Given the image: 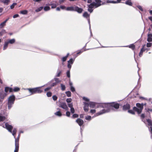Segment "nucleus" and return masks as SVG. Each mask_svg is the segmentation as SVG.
I'll list each match as a JSON object with an SVG mask.
<instances>
[{"mask_svg":"<svg viewBox=\"0 0 152 152\" xmlns=\"http://www.w3.org/2000/svg\"><path fill=\"white\" fill-rule=\"evenodd\" d=\"M68 106L70 108L73 107V105L72 103H68Z\"/></svg>","mask_w":152,"mask_h":152,"instance_id":"obj_49","label":"nucleus"},{"mask_svg":"<svg viewBox=\"0 0 152 152\" xmlns=\"http://www.w3.org/2000/svg\"><path fill=\"white\" fill-rule=\"evenodd\" d=\"M43 86L33 88H26L24 89L28 90L30 93V95H31L37 93L40 94L43 91L41 89Z\"/></svg>","mask_w":152,"mask_h":152,"instance_id":"obj_2","label":"nucleus"},{"mask_svg":"<svg viewBox=\"0 0 152 152\" xmlns=\"http://www.w3.org/2000/svg\"><path fill=\"white\" fill-rule=\"evenodd\" d=\"M20 90V88L18 87H15L14 88L13 90V91L15 92H18Z\"/></svg>","mask_w":152,"mask_h":152,"instance_id":"obj_33","label":"nucleus"},{"mask_svg":"<svg viewBox=\"0 0 152 152\" xmlns=\"http://www.w3.org/2000/svg\"><path fill=\"white\" fill-rule=\"evenodd\" d=\"M144 104H140L139 103H137L136 106L137 107H134L133 109V110L137 112L138 114H139L141 113L143 108Z\"/></svg>","mask_w":152,"mask_h":152,"instance_id":"obj_4","label":"nucleus"},{"mask_svg":"<svg viewBox=\"0 0 152 152\" xmlns=\"http://www.w3.org/2000/svg\"><path fill=\"white\" fill-rule=\"evenodd\" d=\"M125 3L129 6H132V0H127Z\"/></svg>","mask_w":152,"mask_h":152,"instance_id":"obj_23","label":"nucleus"},{"mask_svg":"<svg viewBox=\"0 0 152 152\" xmlns=\"http://www.w3.org/2000/svg\"><path fill=\"white\" fill-rule=\"evenodd\" d=\"M54 80L56 81V83L57 84L58 83H59L60 82V81L59 80V79L55 77L54 79Z\"/></svg>","mask_w":152,"mask_h":152,"instance_id":"obj_38","label":"nucleus"},{"mask_svg":"<svg viewBox=\"0 0 152 152\" xmlns=\"http://www.w3.org/2000/svg\"><path fill=\"white\" fill-rule=\"evenodd\" d=\"M43 7H40L39 8H38L35 11H36V12H39V11H41L43 9Z\"/></svg>","mask_w":152,"mask_h":152,"instance_id":"obj_35","label":"nucleus"},{"mask_svg":"<svg viewBox=\"0 0 152 152\" xmlns=\"http://www.w3.org/2000/svg\"><path fill=\"white\" fill-rule=\"evenodd\" d=\"M85 105L84 107V110L85 112H87L88 110V107L89 106L88 103L86 102H83Z\"/></svg>","mask_w":152,"mask_h":152,"instance_id":"obj_14","label":"nucleus"},{"mask_svg":"<svg viewBox=\"0 0 152 152\" xmlns=\"http://www.w3.org/2000/svg\"><path fill=\"white\" fill-rule=\"evenodd\" d=\"M83 99L84 100H85L86 101H87V102H88V101H89V99L88 98L86 97H83Z\"/></svg>","mask_w":152,"mask_h":152,"instance_id":"obj_57","label":"nucleus"},{"mask_svg":"<svg viewBox=\"0 0 152 152\" xmlns=\"http://www.w3.org/2000/svg\"><path fill=\"white\" fill-rule=\"evenodd\" d=\"M15 100V96L14 95H12L9 96L8 99V102L14 103Z\"/></svg>","mask_w":152,"mask_h":152,"instance_id":"obj_6","label":"nucleus"},{"mask_svg":"<svg viewBox=\"0 0 152 152\" xmlns=\"http://www.w3.org/2000/svg\"><path fill=\"white\" fill-rule=\"evenodd\" d=\"M5 118L4 116L0 115V122L4 121Z\"/></svg>","mask_w":152,"mask_h":152,"instance_id":"obj_39","label":"nucleus"},{"mask_svg":"<svg viewBox=\"0 0 152 152\" xmlns=\"http://www.w3.org/2000/svg\"><path fill=\"white\" fill-rule=\"evenodd\" d=\"M137 7L141 11H143V9L142 6L140 5H138L137 6Z\"/></svg>","mask_w":152,"mask_h":152,"instance_id":"obj_44","label":"nucleus"},{"mask_svg":"<svg viewBox=\"0 0 152 152\" xmlns=\"http://www.w3.org/2000/svg\"><path fill=\"white\" fill-rule=\"evenodd\" d=\"M88 8H89L92 9L94 8V7L96 8V5H95L94 2H93L90 4L88 5Z\"/></svg>","mask_w":152,"mask_h":152,"instance_id":"obj_22","label":"nucleus"},{"mask_svg":"<svg viewBox=\"0 0 152 152\" xmlns=\"http://www.w3.org/2000/svg\"><path fill=\"white\" fill-rule=\"evenodd\" d=\"M15 148L14 152H18L19 150V144L15 143Z\"/></svg>","mask_w":152,"mask_h":152,"instance_id":"obj_21","label":"nucleus"},{"mask_svg":"<svg viewBox=\"0 0 152 152\" xmlns=\"http://www.w3.org/2000/svg\"><path fill=\"white\" fill-rule=\"evenodd\" d=\"M86 119L88 120H90L91 119V116L90 115L87 116L86 117Z\"/></svg>","mask_w":152,"mask_h":152,"instance_id":"obj_45","label":"nucleus"},{"mask_svg":"<svg viewBox=\"0 0 152 152\" xmlns=\"http://www.w3.org/2000/svg\"><path fill=\"white\" fill-rule=\"evenodd\" d=\"M52 98L53 100L55 101L57 100L58 97L56 95H54L52 96Z\"/></svg>","mask_w":152,"mask_h":152,"instance_id":"obj_43","label":"nucleus"},{"mask_svg":"<svg viewBox=\"0 0 152 152\" xmlns=\"http://www.w3.org/2000/svg\"><path fill=\"white\" fill-rule=\"evenodd\" d=\"M16 4V3H13L10 7L11 9H13L14 7L15 6Z\"/></svg>","mask_w":152,"mask_h":152,"instance_id":"obj_52","label":"nucleus"},{"mask_svg":"<svg viewBox=\"0 0 152 152\" xmlns=\"http://www.w3.org/2000/svg\"><path fill=\"white\" fill-rule=\"evenodd\" d=\"M89 105L91 108H94L96 105L98 106V103L94 102H90L88 103Z\"/></svg>","mask_w":152,"mask_h":152,"instance_id":"obj_12","label":"nucleus"},{"mask_svg":"<svg viewBox=\"0 0 152 152\" xmlns=\"http://www.w3.org/2000/svg\"><path fill=\"white\" fill-rule=\"evenodd\" d=\"M130 108V105L128 103H126V104H124L122 107L123 110L125 111L127 110H129Z\"/></svg>","mask_w":152,"mask_h":152,"instance_id":"obj_7","label":"nucleus"},{"mask_svg":"<svg viewBox=\"0 0 152 152\" xmlns=\"http://www.w3.org/2000/svg\"><path fill=\"white\" fill-rule=\"evenodd\" d=\"M71 112L72 113H74L75 112V110L74 108L73 107L70 108Z\"/></svg>","mask_w":152,"mask_h":152,"instance_id":"obj_53","label":"nucleus"},{"mask_svg":"<svg viewBox=\"0 0 152 152\" xmlns=\"http://www.w3.org/2000/svg\"><path fill=\"white\" fill-rule=\"evenodd\" d=\"M13 104L14 103L8 102V108L9 110L10 109Z\"/></svg>","mask_w":152,"mask_h":152,"instance_id":"obj_26","label":"nucleus"},{"mask_svg":"<svg viewBox=\"0 0 152 152\" xmlns=\"http://www.w3.org/2000/svg\"><path fill=\"white\" fill-rule=\"evenodd\" d=\"M7 42L9 43L12 44L15 42V40L14 39H12L8 40Z\"/></svg>","mask_w":152,"mask_h":152,"instance_id":"obj_25","label":"nucleus"},{"mask_svg":"<svg viewBox=\"0 0 152 152\" xmlns=\"http://www.w3.org/2000/svg\"><path fill=\"white\" fill-rule=\"evenodd\" d=\"M9 87H5V89H4L5 91L6 92H7L8 91H9Z\"/></svg>","mask_w":152,"mask_h":152,"instance_id":"obj_55","label":"nucleus"},{"mask_svg":"<svg viewBox=\"0 0 152 152\" xmlns=\"http://www.w3.org/2000/svg\"><path fill=\"white\" fill-rule=\"evenodd\" d=\"M65 93L66 94L67 96H68V97H70L71 96V94L70 91H66V92Z\"/></svg>","mask_w":152,"mask_h":152,"instance_id":"obj_32","label":"nucleus"},{"mask_svg":"<svg viewBox=\"0 0 152 152\" xmlns=\"http://www.w3.org/2000/svg\"><path fill=\"white\" fill-rule=\"evenodd\" d=\"M59 107L65 110H68L67 106L65 102H62L60 104Z\"/></svg>","mask_w":152,"mask_h":152,"instance_id":"obj_8","label":"nucleus"},{"mask_svg":"<svg viewBox=\"0 0 152 152\" xmlns=\"http://www.w3.org/2000/svg\"><path fill=\"white\" fill-rule=\"evenodd\" d=\"M66 10L67 11H74V7H68L66 8Z\"/></svg>","mask_w":152,"mask_h":152,"instance_id":"obj_27","label":"nucleus"},{"mask_svg":"<svg viewBox=\"0 0 152 152\" xmlns=\"http://www.w3.org/2000/svg\"><path fill=\"white\" fill-rule=\"evenodd\" d=\"M9 20V18L7 19L5 21L1 23L0 24V27L1 28H3V27L6 25V23L7 21Z\"/></svg>","mask_w":152,"mask_h":152,"instance_id":"obj_20","label":"nucleus"},{"mask_svg":"<svg viewBox=\"0 0 152 152\" xmlns=\"http://www.w3.org/2000/svg\"><path fill=\"white\" fill-rule=\"evenodd\" d=\"M147 41L148 42H151L152 41V34H148Z\"/></svg>","mask_w":152,"mask_h":152,"instance_id":"obj_16","label":"nucleus"},{"mask_svg":"<svg viewBox=\"0 0 152 152\" xmlns=\"http://www.w3.org/2000/svg\"><path fill=\"white\" fill-rule=\"evenodd\" d=\"M19 16V15L17 14L14 15L13 17V18H16L17 17H18Z\"/></svg>","mask_w":152,"mask_h":152,"instance_id":"obj_62","label":"nucleus"},{"mask_svg":"<svg viewBox=\"0 0 152 152\" xmlns=\"http://www.w3.org/2000/svg\"><path fill=\"white\" fill-rule=\"evenodd\" d=\"M110 103H98V104L97 107H100L102 108H105L107 109H103L96 113L97 115H102L104 113L110 112Z\"/></svg>","mask_w":152,"mask_h":152,"instance_id":"obj_1","label":"nucleus"},{"mask_svg":"<svg viewBox=\"0 0 152 152\" xmlns=\"http://www.w3.org/2000/svg\"><path fill=\"white\" fill-rule=\"evenodd\" d=\"M5 128L9 132L12 133V135L14 136V138H15V135L16 134L17 132L16 128H14L12 131V129H13L12 126L11 125L7 123H5Z\"/></svg>","mask_w":152,"mask_h":152,"instance_id":"obj_3","label":"nucleus"},{"mask_svg":"<svg viewBox=\"0 0 152 152\" xmlns=\"http://www.w3.org/2000/svg\"><path fill=\"white\" fill-rule=\"evenodd\" d=\"M70 69L68 70L66 72V75L67 77L69 78L70 77Z\"/></svg>","mask_w":152,"mask_h":152,"instance_id":"obj_40","label":"nucleus"},{"mask_svg":"<svg viewBox=\"0 0 152 152\" xmlns=\"http://www.w3.org/2000/svg\"><path fill=\"white\" fill-rule=\"evenodd\" d=\"M20 137V134H19L17 138H16L15 137V138H14L15 139V143L19 144V142Z\"/></svg>","mask_w":152,"mask_h":152,"instance_id":"obj_24","label":"nucleus"},{"mask_svg":"<svg viewBox=\"0 0 152 152\" xmlns=\"http://www.w3.org/2000/svg\"><path fill=\"white\" fill-rule=\"evenodd\" d=\"M61 90L64 91L66 87L64 85H63L62 84H61Z\"/></svg>","mask_w":152,"mask_h":152,"instance_id":"obj_36","label":"nucleus"},{"mask_svg":"<svg viewBox=\"0 0 152 152\" xmlns=\"http://www.w3.org/2000/svg\"><path fill=\"white\" fill-rule=\"evenodd\" d=\"M96 3L94 2L95 5H96V8L100 6L102 4H103L104 3L101 4L102 1L100 0H95Z\"/></svg>","mask_w":152,"mask_h":152,"instance_id":"obj_11","label":"nucleus"},{"mask_svg":"<svg viewBox=\"0 0 152 152\" xmlns=\"http://www.w3.org/2000/svg\"><path fill=\"white\" fill-rule=\"evenodd\" d=\"M51 6V8L52 9L55 8H56L57 5L56 4H52L50 5Z\"/></svg>","mask_w":152,"mask_h":152,"instance_id":"obj_42","label":"nucleus"},{"mask_svg":"<svg viewBox=\"0 0 152 152\" xmlns=\"http://www.w3.org/2000/svg\"><path fill=\"white\" fill-rule=\"evenodd\" d=\"M71 65L72 64H68L67 67H68V68L69 69H70V70L72 67Z\"/></svg>","mask_w":152,"mask_h":152,"instance_id":"obj_61","label":"nucleus"},{"mask_svg":"<svg viewBox=\"0 0 152 152\" xmlns=\"http://www.w3.org/2000/svg\"><path fill=\"white\" fill-rule=\"evenodd\" d=\"M70 115V112L69 111H67L66 112V115L67 117H69Z\"/></svg>","mask_w":152,"mask_h":152,"instance_id":"obj_58","label":"nucleus"},{"mask_svg":"<svg viewBox=\"0 0 152 152\" xmlns=\"http://www.w3.org/2000/svg\"><path fill=\"white\" fill-rule=\"evenodd\" d=\"M50 8L49 6H46L44 7V10L45 11H47L50 10Z\"/></svg>","mask_w":152,"mask_h":152,"instance_id":"obj_37","label":"nucleus"},{"mask_svg":"<svg viewBox=\"0 0 152 152\" xmlns=\"http://www.w3.org/2000/svg\"><path fill=\"white\" fill-rule=\"evenodd\" d=\"M128 112L129 113L132 115H134L135 114V112L132 110L129 109L128 110Z\"/></svg>","mask_w":152,"mask_h":152,"instance_id":"obj_34","label":"nucleus"},{"mask_svg":"<svg viewBox=\"0 0 152 152\" xmlns=\"http://www.w3.org/2000/svg\"><path fill=\"white\" fill-rule=\"evenodd\" d=\"M145 114H142L141 115V118H145Z\"/></svg>","mask_w":152,"mask_h":152,"instance_id":"obj_64","label":"nucleus"},{"mask_svg":"<svg viewBox=\"0 0 152 152\" xmlns=\"http://www.w3.org/2000/svg\"><path fill=\"white\" fill-rule=\"evenodd\" d=\"M83 10V9L81 8H79L76 6L74 7V11H76L79 13H81Z\"/></svg>","mask_w":152,"mask_h":152,"instance_id":"obj_9","label":"nucleus"},{"mask_svg":"<svg viewBox=\"0 0 152 152\" xmlns=\"http://www.w3.org/2000/svg\"><path fill=\"white\" fill-rule=\"evenodd\" d=\"M79 116L77 114H74L72 115V117L74 118H77Z\"/></svg>","mask_w":152,"mask_h":152,"instance_id":"obj_50","label":"nucleus"},{"mask_svg":"<svg viewBox=\"0 0 152 152\" xmlns=\"http://www.w3.org/2000/svg\"><path fill=\"white\" fill-rule=\"evenodd\" d=\"M76 121L80 126H82L84 123L83 120L80 118L77 119Z\"/></svg>","mask_w":152,"mask_h":152,"instance_id":"obj_13","label":"nucleus"},{"mask_svg":"<svg viewBox=\"0 0 152 152\" xmlns=\"http://www.w3.org/2000/svg\"><path fill=\"white\" fill-rule=\"evenodd\" d=\"M107 3H115V1H112V0H107Z\"/></svg>","mask_w":152,"mask_h":152,"instance_id":"obj_48","label":"nucleus"},{"mask_svg":"<svg viewBox=\"0 0 152 152\" xmlns=\"http://www.w3.org/2000/svg\"><path fill=\"white\" fill-rule=\"evenodd\" d=\"M84 17L86 18L88 20H89L90 15L88 14L87 12H85L83 14Z\"/></svg>","mask_w":152,"mask_h":152,"instance_id":"obj_17","label":"nucleus"},{"mask_svg":"<svg viewBox=\"0 0 152 152\" xmlns=\"http://www.w3.org/2000/svg\"><path fill=\"white\" fill-rule=\"evenodd\" d=\"M123 47H129L130 48H132L133 50H134L135 48V46L134 44H131L129 45L125 46H122Z\"/></svg>","mask_w":152,"mask_h":152,"instance_id":"obj_19","label":"nucleus"},{"mask_svg":"<svg viewBox=\"0 0 152 152\" xmlns=\"http://www.w3.org/2000/svg\"><path fill=\"white\" fill-rule=\"evenodd\" d=\"M152 45V43H147L146 44V46L147 47H150Z\"/></svg>","mask_w":152,"mask_h":152,"instance_id":"obj_56","label":"nucleus"},{"mask_svg":"<svg viewBox=\"0 0 152 152\" xmlns=\"http://www.w3.org/2000/svg\"><path fill=\"white\" fill-rule=\"evenodd\" d=\"M46 94L48 97H50L52 95V93L50 92H48Z\"/></svg>","mask_w":152,"mask_h":152,"instance_id":"obj_46","label":"nucleus"},{"mask_svg":"<svg viewBox=\"0 0 152 152\" xmlns=\"http://www.w3.org/2000/svg\"><path fill=\"white\" fill-rule=\"evenodd\" d=\"M28 13V11L27 10H22L20 11V14L26 15V14Z\"/></svg>","mask_w":152,"mask_h":152,"instance_id":"obj_29","label":"nucleus"},{"mask_svg":"<svg viewBox=\"0 0 152 152\" xmlns=\"http://www.w3.org/2000/svg\"><path fill=\"white\" fill-rule=\"evenodd\" d=\"M110 110L112 109V107H113L115 109H118L120 107L119 104L116 102L110 103Z\"/></svg>","mask_w":152,"mask_h":152,"instance_id":"obj_5","label":"nucleus"},{"mask_svg":"<svg viewBox=\"0 0 152 152\" xmlns=\"http://www.w3.org/2000/svg\"><path fill=\"white\" fill-rule=\"evenodd\" d=\"M145 45H143L140 51V52L139 55V56L141 57L142 56V55L143 52L145 51V49L144 48V46Z\"/></svg>","mask_w":152,"mask_h":152,"instance_id":"obj_18","label":"nucleus"},{"mask_svg":"<svg viewBox=\"0 0 152 152\" xmlns=\"http://www.w3.org/2000/svg\"><path fill=\"white\" fill-rule=\"evenodd\" d=\"M67 58L66 56L63 57L62 58V60L64 62L66 61Z\"/></svg>","mask_w":152,"mask_h":152,"instance_id":"obj_54","label":"nucleus"},{"mask_svg":"<svg viewBox=\"0 0 152 152\" xmlns=\"http://www.w3.org/2000/svg\"><path fill=\"white\" fill-rule=\"evenodd\" d=\"M72 99L71 98H67L66 100V102H67L68 103L71 102V101H72Z\"/></svg>","mask_w":152,"mask_h":152,"instance_id":"obj_41","label":"nucleus"},{"mask_svg":"<svg viewBox=\"0 0 152 152\" xmlns=\"http://www.w3.org/2000/svg\"><path fill=\"white\" fill-rule=\"evenodd\" d=\"M61 73V71H59L57 73L56 75V77H59Z\"/></svg>","mask_w":152,"mask_h":152,"instance_id":"obj_47","label":"nucleus"},{"mask_svg":"<svg viewBox=\"0 0 152 152\" xmlns=\"http://www.w3.org/2000/svg\"><path fill=\"white\" fill-rule=\"evenodd\" d=\"M9 43L8 42H5L4 43V48H3V50H5L8 47V44Z\"/></svg>","mask_w":152,"mask_h":152,"instance_id":"obj_28","label":"nucleus"},{"mask_svg":"<svg viewBox=\"0 0 152 152\" xmlns=\"http://www.w3.org/2000/svg\"><path fill=\"white\" fill-rule=\"evenodd\" d=\"M74 61V60L73 59V58H71L68 61V64H72L73 63Z\"/></svg>","mask_w":152,"mask_h":152,"instance_id":"obj_30","label":"nucleus"},{"mask_svg":"<svg viewBox=\"0 0 152 152\" xmlns=\"http://www.w3.org/2000/svg\"><path fill=\"white\" fill-rule=\"evenodd\" d=\"M7 94L4 92L0 93V99H3L4 97L6 96Z\"/></svg>","mask_w":152,"mask_h":152,"instance_id":"obj_15","label":"nucleus"},{"mask_svg":"<svg viewBox=\"0 0 152 152\" xmlns=\"http://www.w3.org/2000/svg\"><path fill=\"white\" fill-rule=\"evenodd\" d=\"M70 90L72 92L75 91V88L73 86H71V87H70Z\"/></svg>","mask_w":152,"mask_h":152,"instance_id":"obj_59","label":"nucleus"},{"mask_svg":"<svg viewBox=\"0 0 152 152\" xmlns=\"http://www.w3.org/2000/svg\"><path fill=\"white\" fill-rule=\"evenodd\" d=\"M10 0H5L3 1V3L4 4H6L7 5L8 4V3L10 2Z\"/></svg>","mask_w":152,"mask_h":152,"instance_id":"obj_51","label":"nucleus"},{"mask_svg":"<svg viewBox=\"0 0 152 152\" xmlns=\"http://www.w3.org/2000/svg\"><path fill=\"white\" fill-rule=\"evenodd\" d=\"M96 112V110L94 109H92L90 110V113H94Z\"/></svg>","mask_w":152,"mask_h":152,"instance_id":"obj_60","label":"nucleus"},{"mask_svg":"<svg viewBox=\"0 0 152 152\" xmlns=\"http://www.w3.org/2000/svg\"><path fill=\"white\" fill-rule=\"evenodd\" d=\"M88 10V11L90 13L92 12L93 10V9H91V8H89Z\"/></svg>","mask_w":152,"mask_h":152,"instance_id":"obj_63","label":"nucleus"},{"mask_svg":"<svg viewBox=\"0 0 152 152\" xmlns=\"http://www.w3.org/2000/svg\"><path fill=\"white\" fill-rule=\"evenodd\" d=\"M56 115H57L59 116H61L62 115L61 112L60 111H58L55 113Z\"/></svg>","mask_w":152,"mask_h":152,"instance_id":"obj_31","label":"nucleus"},{"mask_svg":"<svg viewBox=\"0 0 152 152\" xmlns=\"http://www.w3.org/2000/svg\"><path fill=\"white\" fill-rule=\"evenodd\" d=\"M147 121L148 123V125L149 126H150L149 129L150 132L152 134V122L151 121L150 119H147Z\"/></svg>","mask_w":152,"mask_h":152,"instance_id":"obj_10","label":"nucleus"}]
</instances>
